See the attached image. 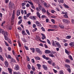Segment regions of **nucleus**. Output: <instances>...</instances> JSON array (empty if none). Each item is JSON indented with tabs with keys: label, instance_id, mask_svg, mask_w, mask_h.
I'll return each mask as SVG.
<instances>
[{
	"label": "nucleus",
	"instance_id": "f257e3e1",
	"mask_svg": "<svg viewBox=\"0 0 74 74\" xmlns=\"http://www.w3.org/2000/svg\"><path fill=\"white\" fill-rule=\"evenodd\" d=\"M14 7V4L13 3H11V2H10L9 4V7L10 10H12L13 8Z\"/></svg>",
	"mask_w": 74,
	"mask_h": 74
},
{
	"label": "nucleus",
	"instance_id": "f03ea898",
	"mask_svg": "<svg viewBox=\"0 0 74 74\" xmlns=\"http://www.w3.org/2000/svg\"><path fill=\"white\" fill-rule=\"evenodd\" d=\"M36 52H37L38 53H39V54H41V53H42V52H41L40 51V50L38 48H36Z\"/></svg>",
	"mask_w": 74,
	"mask_h": 74
},
{
	"label": "nucleus",
	"instance_id": "7ed1b4c3",
	"mask_svg": "<svg viewBox=\"0 0 74 74\" xmlns=\"http://www.w3.org/2000/svg\"><path fill=\"white\" fill-rule=\"evenodd\" d=\"M62 21L64 22L67 23H70V21L67 19H63Z\"/></svg>",
	"mask_w": 74,
	"mask_h": 74
},
{
	"label": "nucleus",
	"instance_id": "20e7f679",
	"mask_svg": "<svg viewBox=\"0 0 74 74\" xmlns=\"http://www.w3.org/2000/svg\"><path fill=\"white\" fill-rule=\"evenodd\" d=\"M2 34H4V37H7V36L8 35V33L6 32L5 31H4V32H3V33Z\"/></svg>",
	"mask_w": 74,
	"mask_h": 74
},
{
	"label": "nucleus",
	"instance_id": "39448f33",
	"mask_svg": "<svg viewBox=\"0 0 74 74\" xmlns=\"http://www.w3.org/2000/svg\"><path fill=\"white\" fill-rule=\"evenodd\" d=\"M35 23H36L37 26H41V24L40 22H38V21H36Z\"/></svg>",
	"mask_w": 74,
	"mask_h": 74
},
{
	"label": "nucleus",
	"instance_id": "423d86ee",
	"mask_svg": "<svg viewBox=\"0 0 74 74\" xmlns=\"http://www.w3.org/2000/svg\"><path fill=\"white\" fill-rule=\"evenodd\" d=\"M16 68H15V70H18L19 69V67L18 65H16L15 66Z\"/></svg>",
	"mask_w": 74,
	"mask_h": 74
},
{
	"label": "nucleus",
	"instance_id": "0eeeda50",
	"mask_svg": "<svg viewBox=\"0 0 74 74\" xmlns=\"http://www.w3.org/2000/svg\"><path fill=\"white\" fill-rule=\"evenodd\" d=\"M42 56L44 59H45L46 60H49V58L45 56V55H43Z\"/></svg>",
	"mask_w": 74,
	"mask_h": 74
},
{
	"label": "nucleus",
	"instance_id": "6e6552de",
	"mask_svg": "<svg viewBox=\"0 0 74 74\" xmlns=\"http://www.w3.org/2000/svg\"><path fill=\"white\" fill-rule=\"evenodd\" d=\"M42 40H44L45 38H46V37H45V36L44 35V34H42Z\"/></svg>",
	"mask_w": 74,
	"mask_h": 74
},
{
	"label": "nucleus",
	"instance_id": "1a4fd4ad",
	"mask_svg": "<svg viewBox=\"0 0 74 74\" xmlns=\"http://www.w3.org/2000/svg\"><path fill=\"white\" fill-rule=\"evenodd\" d=\"M5 63L6 67H8V63L7 61H5Z\"/></svg>",
	"mask_w": 74,
	"mask_h": 74
},
{
	"label": "nucleus",
	"instance_id": "9d476101",
	"mask_svg": "<svg viewBox=\"0 0 74 74\" xmlns=\"http://www.w3.org/2000/svg\"><path fill=\"white\" fill-rule=\"evenodd\" d=\"M45 53H51V51L48 50H46L45 51Z\"/></svg>",
	"mask_w": 74,
	"mask_h": 74
},
{
	"label": "nucleus",
	"instance_id": "9b49d317",
	"mask_svg": "<svg viewBox=\"0 0 74 74\" xmlns=\"http://www.w3.org/2000/svg\"><path fill=\"white\" fill-rule=\"evenodd\" d=\"M56 44L57 46H58V48H61V46L60 45V44L59 42H56Z\"/></svg>",
	"mask_w": 74,
	"mask_h": 74
},
{
	"label": "nucleus",
	"instance_id": "f8f14e48",
	"mask_svg": "<svg viewBox=\"0 0 74 74\" xmlns=\"http://www.w3.org/2000/svg\"><path fill=\"white\" fill-rule=\"evenodd\" d=\"M8 70L10 74H12V69H10V68H8Z\"/></svg>",
	"mask_w": 74,
	"mask_h": 74
},
{
	"label": "nucleus",
	"instance_id": "ddd939ff",
	"mask_svg": "<svg viewBox=\"0 0 74 74\" xmlns=\"http://www.w3.org/2000/svg\"><path fill=\"white\" fill-rule=\"evenodd\" d=\"M59 26L61 29H64V26L60 24H59Z\"/></svg>",
	"mask_w": 74,
	"mask_h": 74
},
{
	"label": "nucleus",
	"instance_id": "4468645a",
	"mask_svg": "<svg viewBox=\"0 0 74 74\" xmlns=\"http://www.w3.org/2000/svg\"><path fill=\"white\" fill-rule=\"evenodd\" d=\"M38 7L40 10H42L43 8V7H42V6L40 5V4H38Z\"/></svg>",
	"mask_w": 74,
	"mask_h": 74
},
{
	"label": "nucleus",
	"instance_id": "2eb2a0df",
	"mask_svg": "<svg viewBox=\"0 0 74 74\" xmlns=\"http://www.w3.org/2000/svg\"><path fill=\"white\" fill-rule=\"evenodd\" d=\"M36 14L37 15V16L39 17V18H40V13H39V12H37Z\"/></svg>",
	"mask_w": 74,
	"mask_h": 74
},
{
	"label": "nucleus",
	"instance_id": "dca6fc26",
	"mask_svg": "<svg viewBox=\"0 0 74 74\" xmlns=\"http://www.w3.org/2000/svg\"><path fill=\"white\" fill-rule=\"evenodd\" d=\"M43 67L45 70H48V68H47V67L44 65H43Z\"/></svg>",
	"mask_w": 74,
	"mask_h": 74
},
{
	"label": "nucleus",
	"instance_id": "f3484780",
	"mask_svg": "<svg viewBox=\"0 0 74 74\" xmlns=\"http://www.w3.org/2000/svg\"><path fill=\"white\" fill-rule=\"evenodd\" d=\"M19 15H20V10H18L17 12V16H19Z\"/></svg>",
	"mask_w": 74,
	"mask_h": 74
},
{
	"label": "nucleus",
	"instance_id": "a211bd4d",
	"mask_svg": "<svg viewBox=\"0 0 74 74\" xmlns=\"http://www.w3.org/2000/svg\"><path fill=\"white\" fill-rule=\"evenodd\" d=\"M4 32V31L3 29L0 28V33H2V34H3Z\"/></svg>",
	"mask_w": 74,
	"mask_h": 74
},
{
	"label": "nucleus",
	"instance_id": "6ab92c4d",
	"mask_svg": "<svg viewBox=\"0 0 74 74\" xmlns=\"http://www.w3.org/2000/svg\"><path fill=\"white\" fill-rule=\"evenodd\" d=\"M35 59L36 60H40V58L38 57V56H36V57H34Z\"/></svg>",
	"mask_w": 74,
	"mask_h": 74
},
{
	"label": "nucleus",
	"instance_id": "aec40b11",
	"mask_svg": "<svg viewBox=\"0 0 74 74\" xmlns=\"http://www.w3.org/2000/svg\"><path fill=\"white\" fill-rule=\"evenodd\" d=\"M65 66L66 67H67V68L68 69L70 68V65H67L66 64H65Z\"/></svg>",
	"mask_w": 74,
	"mask_h": 74
},
{
	"label": "nucleus",
	"instance_id": "412c9836",
	"mask_svg": "<svg viewBox=\"0 0 74 74\" xmlns=\"http://www.w3.org/2000/svg\"><path fill=\"white\" fill-rule=\"evenodd\" d=\"M53 42L52 43V45L53 46V47H56V44H55V42L53 41V40H52Z\"/></svg>",
	"mask_w": 74,
	"mask_h": 74
},
{
	"label": "nucleus",
	"instance_id": "4be33fe9",
	"mask_svg": "<svg viewBox=\"0 0 74 74\" xmlns=\"http://www.w3.org/2000/svg\"><path fill=\"white\" fill-rule=\"evenodd\" d=\"M31 50L32 51V52L33 53H34V52H35V49L34 48H31Z\"/></svg>",
	"mask_w": 74,
	"mask_h": 74
},
{
	"label": "nucleus",
	"instance_id": "5701e85b",
	"mask_svg": "<svg viewBox=\"0 0 74 74\" xmlns=\"http://www.w3.org/2000/svg\"><path fill=\"white\" fill-rule=\"evenodd\" d=\"M64 6L65 7V8H69V7L65 4H64Z\"/></svg>",
	"mask_w": 74,
	"mask_h": 74
},
{
	"label": "nucleus",
	"instance_id": "b1692460",
	"mask_svg": "<svg viewBox=\"0 0 74 74\" xmlns=\"http://www.w3.org/2000/svg\"><path fill=\"white\" fill-rule=\"evenodd\" d=\"M69 45L71 46V47H73L74 46V43H71L69 44Z\"/></svg>",
	"mask_w": 74,
	"mask_h": 74
},
{
	"label": "nucleus",
	"instance_id": "393cba45",
	"mask_svg": "<svg viewBox=\"0 0 74 74\" xmlns=\"http://www.w3.org/2000/svg\"><path fill=\"white\" fill-rule=\"evenodd\" d=\"M42 11L43 12L45 13L46 12V10L44 9V8H43L42 9Z\"/></svg>",
	"mask_w": 74,
	"mask_h": 74
},
{
	"label": "nucleus",
	"instance_id": "a878e982",
	"mask_svg": "<svg viewBox=\"0 0 74 74\" xmlns=\"http://www.w3.org/2000/svg\"><path fill=\"white\" fill-rule=\"evenodd\" d=\"M22 34L23 35H27V34L25 33V31H22Z\"/></svg>",
	"mask_w": 74,
	"mask_h": 74
},
{
	"label": "nucleus",
	"instance_id": "bb28decb",
	"mask_svg": "<svg viewBox=\"0 0 74 74\" xmlns=\"http://www.w3.org/2000/svg\"><path fill=\"white\" fill-rule=\"evenodd\" d=\"M49 56H51V57H52V58H54L55 56H54L52 54H50L49 55Z\"/></svg>",
	"mask_w": 74,
	"mask_h": 74
},
{
	"label": "nucleus",
	"instance_id": "cd10ccee",
	"mask_svg": "<svg viewBox=\"0 0 74 74\" xmlns=\"http://www.w3.org/2000/svg\"><path fill=\"white\" fill-rule=\"evenodd\" d=\"M39 39L40 41H41V42H42V43H46V42L45 41L40 40H41V38H40L39 37Z\"/></svg>",
	"mask_w": 74,
	"mask_h": 74
},
{
	"label": "nucleus",
	"instance_id": "c85d7f7f",
	"mask_svg": "<svg viewBox=\"0 0 74 74\" xmlns=\"http://www.w3.org/2000/svg\"><path fill=\"white\" fill-rule=\"evenodd\" d=\"M8 41L9 43H10V44H12V42H11V41L10 39H9Z\"/></svg>",
	"mask_w": 74,
	"mask_h": 74
},
{
	"label": "nucleus",
	"instance_id": "c756f323",
	"mask_svg": "<svg viewBox=\"0 0 74 74\" xmlns=\"http://www.w3.org/2000/svg\"><path fill=\"white\" fill-rule=\"evenodd\" d=\"M7 58H8V59H11V56L10 55H8V57H7V56H6Z\"/></svg>",
	"mask_w": 74,
	"mask_h": 74
},
{
	"label": "nucleus",
	"instance_id": "7c9ffc66",
	"mask_svg": "<svg viewBox=\"0 0 74 74\" xmlns=\"http://www.w3.org/2000/svg\"><path fill=\"white\" fill-rule=\"evenodd\" d=\"M0 59L2 60V61H3L4 59H3V58L2 57L1 55L0 56Z\"/></svg>",
	"mask_w": 74,
	"mask_h": 74
},
{
	"label": "nucleus",
	"instance_id": "2f4dec72",
	"mask_svg": "<svg viewBox=\"0 0 74 74\" xmlns=\"http://www.w3.org/2000/svg\"><path fill=\"white\" fill-rule=\"evenodd\" d=\"M66 38L67 39H70L71 38V36H68L66 37Z\"/></svg>",
	"mask_w": 74,
	"mask_h": 74
},
{
	"label": "nucleus",
	"instance_id": "473e14b6",
	"mask_svg": "<svg viewBox=\"0 0 74 74\" xmlns=\"http://www.w3.org/2000/svg\"><path fill=\"white\" fill-rule=\"evenodd\" d=\"M22 19L20 20L18 22V24L20 25V24H21V23H22Z\"/></svg>",
	"mask_w": 74,
	"mask_h": 74
},
{
	"label": "nucleus",
	"instance_id": "72a5a7b5",
	"mask_svg": "<svg viewBox=\"0 0 74 74\" xmlns=\"http://www.w3.org/2000/svg\"><path fill=\"white\" fill-rule=\"evenodd\" d=\"M32 70H33V71H35V70H36V69L34 68V66H32Z\"/></svg>",
	"mask_w": 74,
	"mask_h": 74
},
{
	"label": "nucleus",
	"instance_id": "f704fd0d",
	"mask_svg": "<svg viewBox=\"0 0 74 74\" xmlns=\"http://www.w3.org/2000/svg\"><path fill=\"white\" fill-rule=\"evenodd\" d=\"M47 41L48 43L49 44H50V45H51V42H50V41H49V40L47 39Z\"/></svg>",
	"mask_w": 74,
	"mask_h": 74
},
{
	"label": "nucleus",
	"instance_id": "c9c22d12",
	"mask_svg": "<svg viewBox=\"0 0 74 74\" xmlns=\"http://www.w3.org/2000/svg\"><path fill=\"white\" fill-rule=\"evenodd\" d=\"M26 32H27V34H28V35H30V33L29 32V30L27 29H26Z\"/></svg>",
	"mask_w": 74,
	"mask_h": 74
},
{
	"label": "nucleus",
	"instance_id": "e433bc0d",
	"mask_svg": "<svg viewBox=\"0 0 74 74\" xmlns=\"http://www.w3.org/2000/svg\"><path fill=\"white\" fill-rule=\"evenodd\" d=\"M47 14L48 15H50L51 14L49 12H48V10H47Z\"/></svg>",
	"mask_w": 74,
	"mask_h": 74
},
{
	"label": "nucleus",
	"instance_id": "4c0bfd02",
	"mask_svg": "<svg viewBox=\"0 0 74 74\" xmlns=\"http://www.w3.org/2000/svg\"><path fill=\"white\" fill-rule=\"evenodd\" d=\"M30 15V13H29L28 14H27L26 15V16L27 18H28Z\"/></svg>",
	"mask_w": 74,
	"mask_h": 74
},
{
	"label": "nucleus",
	"instance_id": "58836bf2",
	"mask_svg": "<svg viewBox=\"0 0 74 74\" xmlns=\"http://www.w3.org/2000/svg\"><path fill=\"white\" fill-rule=\"evenodd\" d=\"M65 52L67 54H69V52L66 49H65Z\"/></svg>",
	"mask_w": 74,
	"mask_h": 74
},
{
	"label": "nucleus",
	"instance_id": "ea45409f",
	"mask_svg": "<svg viewBox=\"0 0 74 74\" xmlns=\"http://www.w3.org/2000/svg\"><path fill=\"white\" fill-rule=\"evenodd\" d=\"M28 2L31 5H33V3H32V2H30L29 1H28Z\"/></svg>",
	"mask_w": 74,
	"mask_h": 74
},
{
	"label": "nucleus",
	"instance_id": "a19ab883",
	"mask_svg": "<svg viewBox=\"0 0 74 74\" xmlns=\"http://www.w3.org/2000/svg\"><path fill=\"white\" fill-rule=\"evenodd\" d=\"M5 39V40H7V41L9 39V38L7 37V36H5V37H4Z\"/></svg>",
	"mask_w": 74,
	"mask_h": 74
},
{
	"label": "nucleus",
	"instance_id": "79ce46f5",
	"mask_svg": "<svg viewBox=\"0 0 74 74\" xmlns=\"http://www.w3.org/2000/svg\"><path fill=\"white\" fill-rule=\"evenodd\" d=\"M4 42L5 43V45L7 47H8L9 46V45L8 44H7V42H5V41H4Z\"/></svg>",
	"mask_w": 74,
	"mask_h": 74
},
{
	"label": "nucleus",
	"instance_id": "37998d69",
	"mask_svg": "<svg viewBox=\"0 0 74 74\" xmlns=\"http://www.w3.org/2000/svg\"><path fill=\"white\" fill-rule=\"evenodd\" d=\"M41 29H42V31H43V32H45V29H44V28L43 27H42L41 28Z\"/></svg>",
	"mask_w": 74,
	"mask_h": 74
},
{
	"label": "nucleus",
	"instance_id": "c03bdc74",
	"mask_svg": "<svg viewBox=\"0 0 74 74\" xmlns=\"http://www.w3.org/2000/svg\"><path fill=\"white\" fill-rule=\"evenodd\" d=\"M64 17L65 18H69V17H68V16L67 15V14L64 15Z\"/></svg>",
	"mask_w": 74,
	"mask_h": 74
},
{
	"label": "nucleus",
	"instance_id": "a18cd8bd",
	"mask_svg": "<svg viewBox=\"0 0 74 74\" xmlns=\"http://www.w3.org/2000/svg\"><path fill=\"white\" fill-rule=\"evenodd\" d=\"M11 62H15V60L14 59L12 58L11 60Z\"/></svg>",
	"mask_w": 74,
	"mask_h": 74
},
{
	"label": "nucleus",
	"instance_id": "49530a36",
	"mask_svg": "<svg viewBox=\"0 0 74 74\" xmlns=\"http://www.w3.org/2000/svg\"><path fill=\"white\" fill-rule=\"evenodd\" d=\"M22 40L23 41H24V42H26V39L24 38H23L22 39Z\"/></svg>",
	"mask_w": 74,
	"mask_h": 74
},
{
	"label": "nucleus",
	"instance_id": "de8ad7c7",
	"mask_svg": "<svg viewBox=\"0 0 74 74\" xmlns=\"http://www.w3.org/2000/svg\"><path fill=\"white\" fill-rule=\"evenodd\" d=\"M69 58L71 60H73V58H72V57H71V56L70 55L69 56Z\"/></svg>",
	"mask_w": 74,
	"mask_h": 74
},
{
	"label": "nucleus",
	"instance_id": "09e8293b",
	"mask_svg": "<svg viewBox=\"0 0 74 74\" xmlns=\"http://www.w3.org/2000/svg\"><path fill=\"white\" fill-rule=\"evenodd\" d=\"M52 62L51 61H48V63H49V64H52Z\"/></svg>",
	"mask_w": 74,
	"mask_h": 74
},
{
	"label": "nucleus",
	"instance_id": "8fccbe9b",
	"mask_svg": "<svg viewBox=\"0 0 74 74\" xmlns=\"http://www.w3.org/2000/svg\"><path fill=\"white\" fill-rule=\"evenodd\" d=\"M51 22L55 24V20L53 19H51Z\"/></svg>",
	"mask_w": 74,
	"mask_h": 74
},
{
	"label": "nucleus",
	"instance_id": "3c124183",
	"mask_svg": "<svg viewBox=\"0 0 74 74\" xmlns=\"http://www.w3.org/2000/svg\"><path fill=\"white\" fill-rule=\"evenodd\" d=\"M27 66H28L29 69L30 70V68H31L30 65H28Z\"/></svg>",
	"mask_w": 74,
	"mask_h": 74
},
{
	"label": "nucleus",
	"instance_id": "603ef678",
	"mask_svg": "<svg viewBox=\"0 0 74 74\" xmlns=\"http://www.w3.org/2000/svg\"><path fill=\"white\" fill-rule=\"evenodd\" d=\"M34 2L36 3H38L39 1L38 0H34Z\"/></svg>",
	"mask_w": 74,
	"mask_h": 74
},
{
	"label": "nucleus",
	"instance_id": "864d4df0",
	"mask_svg": "<svg viewBox=\"0 0 74 74\" xmlns=\"http://www.w3.org/2000/svg\"><path fill=\"white\" fill-rule=\"evenodd\" d=\"M46 16L44 15H42L41 16V18H46Z\"/></svg>",
	"mask_w": 74,
	"mask_h": 74
},
{
	"label": "nucleus",
	"instance_id": "5fc2aeb1",
	"mask_svg": "<svg viewBox=\"0 0 74 74\" xmlns=\"http://www.w3.org/2000/svg\"><path fill=\"white\" fill-rule=\"evenodd\" d=\"M24 47L26 50H29V49L28 48V47H27L26 46H24Z\"/></svg>",
	"mask_w": 74,
	"mask_h": 74
},
{
	"label": "nucleus",
	"instance_id": "6e6d98bb",
	"mask_svg": "<svg viewBox=\"0 0 74 74\" xmlns=\"http://www.w3.org/2000/svg\"><path fill=\"white\" fill-rule=\"evenodd\" d=\"M59 73L60 74H64V73H63V72L62 71H60Z\"/></svg>",
	"mask_w": 74,
	"mask_h": 74
},
{
	"label": "nucleus",
	"instance_id": "4d7b16f0",
	"mask_svg": "<svg viewBox=\"0 0 74 74\" xmlns=\"http://www.w3.org/2000/svg\"><path fill=\"white\" fill-rule=\"evenodd\" d=\"M8 49L10 51H11V48L10 47H8Z\"/></svg>",
	"mask_w": 74,
	"mask_h": 74
},
{
	"label": "nucleus",
	"instance_id": "13d9d810",
	"mask_svg": "<svg viewBox=\"0 0 74 74\" xmlns=\"http://www.w3.org/2000/svg\"><path fill=\"white\" fill-rule=\"evenodd\" d=\"M24 19L26 20L27 18V17L25 16H24Z\"/></svg>",
	"mask_w": 74,
	"mask_h": 74
},
{
	"label": "nucleus",
	"instance_id": "bf43d9fd",
	"mask_svg": "<svg viewBox=\"0 0 74 74\" xmlns=\"http://www.w3.org/2000/svg\"><path fill=\"white\" fill-rule=\"evenodd\" d=\"M0 52H3V50L2 49V48L0 47Z\"/></svg>",
	"mask_w": 74,
	"mask_h": 74
},
{
	"label": "nucleus",
	"instance_id": "052dcab7",
	"mask_svg": "<svg viewBox=\"0 0 74 74\" xmlns=\"http://www.w3.org/2000/svg\"><path fill=\"white\" fill-rule=\"evenodd\" d=\"M67 70L68 71H69V73L70 72V71H71V69L70 68H68Z\"/></svg>",
	"mask_w": 74,
	"mask_h": 74
},
{
	"label": "nucleus",
	"instance_id": "680f3d73",
	"mask_svg": "<svg viewBox=\"0 0 74 74\" xmlns=\"http://www.w3.org/2000/svg\"><path fill=\"white\" fill-rule=\"evenodd\" d=\"M33 27H34V28L36 27V25L35 24H33Z\"/></svg>",
	"mask_w": 74,
	"mask_h": 74
},
{
	"label": "nucleus",
	"instance_id": "e2e57ef3",
	"mask_svg": "<svg viewBox=\"0 0 74 74\" xmlns=\"http://www.w3.org/2000/svg\"><path fill=\"white\" fill-rule=\"evenodd\" d=\"M26 5V3H22V6H24V5Z\"/></svg>",
	"mask_w": 74,
	"mask_h": 74
},
{
	"label": "nucleus",
	"instance_id": "0e129e2a",
	"mask_svg": "<svg viewBox=\"0 0 74 74\" xmlns=\"http://www.w3.org/2000/svg\"><path fill=\"white\" fill-rule=\"evenodd\" d=\"M48 32H50V31H51V32L53 31V29H48Z\"/></svg>",
	"mask_w": 74,
	"mask_h": 74
},
{
	"label": "nucleus",
	"instance_id": "69168bd1",
	"mask_svg": "<svg viewBox=\"0 0 74 74\" xmlns=\"http://www.w3.org/2000/svg\"><path fill=\"white\" fill-rule=\"evenodd\" d=\"M53 71H54L55 73H57V71H56L53 69Z\"/></svg>",
	"mask_w": 74,
	"mask_h": 74
},
{
	"label": "nucleus",
	"instance_id": "338daca9",
	"mask_svg": "<svg viewBox=\"0 0 74 74\" xmlns=\"http://www.w3.org/2000/svg\"><path fill=\"white\" fill-rule=\"evenodd\" d=\"M46 22L48 23L49 22V19L48 18H47L46 19Z\"/></svg>",
	"mask_w": 74,
	"mask_h": 74
},
{
	"label": "nucleus",
	"instance_id": "774afa93",
	"mask_svg": "<svg viewBox=\"0 0 74 74\" xmlns=\"http://www.w3.org/2000/svg\"><path fill=\"white\" fill-rule=\"evenodd\" d=\"M26 6L27 7H29L30 6V5L28 3H27V5H26Z\"/></svg>",
	"mask_w": 74,
	"mask_h": 74
}]
</instances>
